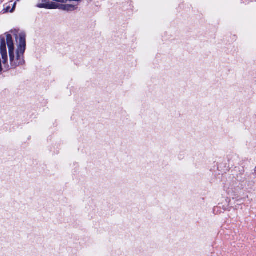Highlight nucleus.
<instances>
[{
	"label": "nucleus",
	"mask_w": 256,
	"mask_h": 256,
	"mask_svg": "<svg viewBox=\"0 0 256 256\" xmlns=\"http://www.w3.org/2000/svg\"><path fill=\"white\" fill-rule=\"evenodd\" d=\"M60 4L54 2H50L48 5L44 6V8L49 10L58 9L60 10Z\"/></svg>",
	"instance_id": "2"
},
{
	"label": "nucleus",
	"mask_w": 256,
	"mask_h": 256,
	"mask_svg": "<svg viewBox=\"0 0 256 256\" xmlns=\"http://www.w3.org/2000/svg\"><path fill=\"white\" fill-rule=\"evenodd\" d=\"M16 2H15L13 4V6H12V8L10 10V12H14V10L16 8Z\"/></svg>",
	"instance_id": "5"
},
{
	"label": "nucleus",
	"mask_w": 256,
	"mask_h": 256,
	"mask_svg": "<svg viewBox=\"0 0 256 256\" xmlns=\"http://www.w3.org/2000/svg\"><path fill=\"white\" fill-rule=\"evenodd\" d=\"M0 72L2 70V64L4 67H8L6 44L11 66L14 68L22 65L24 63V54L26 46L25 35L20 34L18 44L16 48L12 36L10 34H6V38H0Z\"/></svg>",
	"instance_id": "1"
},
{
	"label": "nucleus",
	"mask_w": 256,
	"mask_h": 256,
	"mask_svg": "<svg viewBox=\"0 0 256 256\" xmlns=\"http://www.w3.org/2000/svg\"><path fill=\"white\" fill-rule=\"evenodd\" d=\"M50 2V1H49L48 0H42L41 2H39L37 6L39 8H44V6H46V5H48Z\"/></svg>",
	"instance_id": "3"
},
{
	"label": "nucleus",
	"mask_w": 256,
	"mask_h": 256,
	"mask_svg": "<svg viewBox=\"0 0 256 256\" xmlns=\"http://www.w3.org/2000/svg\"><path fill=\"white\" fill-rule=\"evenodd\" d=\"M20 0H17V1H19Z\"/></svg>",
	"instance_id": "6"
},
{
	"label": "nucleus",
	"mask_w": 256,
	"mask_h": 256,
	"mask_svg": "<svg viewBox=\"0 0 256 256\" xmlns=\"http://www.w3.org/2000/svg\"><path fill=\"white\" fill-rule=\"evenodd\" d=\"M11 9H10V6H7L6 7L4 8L3 10L4 13H6L8 12H10Z\"/></svg>",
	"instance_id": "4"
}]
</instances>
